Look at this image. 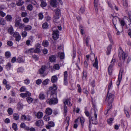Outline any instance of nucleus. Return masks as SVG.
<instances>
[{"instance_id":"f257e3e1","label":"nucleus","mask_w":131,"mask_h":131,"mask_svg":"<svg viewBox=\"0 0 131 131\" xmlns=\"http://www.w3.org/2000/svg\"><path fill=\"white\" fill-rule=\"evenodd\" d=\"M128 56L127 54L124 52L122 48L120 47L119 50L118 56L120 60H122L124 61Z\"/></svg>"},{"instance_id":"f03ea898","label":"nucleus","mask_w":131,"mask_h":131,"mask_svg":"<svg viewBox=\"0 0 131 131\" xmlns=\"http://www.w3.org/2000/svg\"><path fill=\"white\" fill-rule=\"evenodd\" d=\"M114 98V95L111 93H108L106 100L107 101L109 106L111 107V104L113 102Z\"/></svg>"},{"instance_id":"7ed1b4c3","label":"nucleus","mask_w":131,"mask_h":131,"mask_svg":"<svg viewBox=\"0 0 131 131\" xmlns=\"http://www.w3.org/2000/svg\"><path fill=\"white\" fill-rule=\"evenodd\" d=\"M94 116H91V118L89 117L90 120L91 122H92L93 124H97L98 123L97 119V114L96 113V111L95 109H94Z\"/></svg>"},{"instance_id":"20e7f679","label":"nucleus","mask_w":131,"mask_h":131,"mask_svg":"<svg viewBox=\"0 0 131 131\" xmlns=\"http://www.w3.org/2000/svg\"><path fill=\"white\" fill-rule=\"evenodd\" d=\"M55 14L53 17V21L54 22L57 23V20L59 18V16L60 15V9H57L55 10Z\"/></svg>"},{"instance_id":"39448f33","label":"nucleus","mask_w":131,"mask_h":131,"mask_svg":"<svg viewBox=\"0 0 131 131\" xmlns=\"http://www.w3.org/2000/svg\"><path fill=\"white\" fill-rule=\"evenodd\" d=\"M47 102L50 105L55 104L58 102V100L56 98L53 97L47 101Z\"/></svg>"},{"instance_id":"423d86ee","label":"nucleus","mask_w":131,"mask_h":131,"mask_svg":"<svg viewBox=\"0 0 131 131\" xmlns=\"http://www.w3.org/2000/svg\"><path fill=\"white\" fill-rule=\"evenodd\" d=\"M59 31L58 30H54L53 31L52 36L53 39H57L59 38Z\"/></svg>"},{"instance_id":"0eeeda50","label":"nucleus","mask_w":131,"mask_h":131,"mask_svg":"<svg viewBox=\"0 0 131 131\" xmlns=\"http://www.w3.org/2000/svg\"><path fill=\"white\" fill-rule=\"evenodd\" d=\"M68 73L67 71H65L64 73V85H67L68 84L67 81Z\"/></svg>"},{"instance_id":"6e6552de","label":"nucleus","mask_w":131,"mask_h":131,"mask_svg":"<svg viewBox=\"0 0 131 131\" xmlns=\"http://www.w3.org/2000/svg\"><path fill=\"white\" fill-rule=\"evenodd\" d=\"M122 72H123L122 71L121 72V71H119V73L118 76V80L116 82V84L118 86H119L122 80Z\"/></svg>"},{"instance_id":"1a4fd4ad","label":"nucleus","mask_w":131,"mask_h":131,"mask_svg":"<svg viewBox=\"0 0 131 131\" xmlns=\"http://www.w3.org/2000/svg\"><path fill=\"white\" fill-rule=\"evenodd\" d=\"M21 19L20 17L18 18V19H16L15 21V26L16 27H18L21 24V23L20 22Z\"/></svg>"},{"instance_id":"9d476101","label":"nucleus","mask_w":131,"mask_h":131,"mask_svg":"<svg viewBox=\"0 0 131 131\" xmlns=\"http://www.w3.org/2000/svg\"><path fill=\"white\" fill-rule=\"evenodd\" d=\"M50 4L53 7H56L57 6V2L56 0H51L50 1Z\"/></svg>"},{"instance_id":"9b49d317","label":"nucleus","mask_w":131,"mask_h":131,"mask_svg":"<svg viewBox=\"0 0 131 131\" xmlns=\"http://www.w3.org/2000/svg\"><path fill=\"white\" fill-rule=\"evenodd\" d=\"M45 112L47 115H50L52 113V110L51 108L48 107L46 109Z\"/></svg>"},{"instance_id":"f8f14e48","label":"nucleus","mask_w":131,"mask_h":131,"mask_svg":"<svg viewBox=\"0 0 131 131\" xmlns=\"http://www.w3.org/2000/svg\"><path fill=\"white\" fill-rule=\"evenodd\" d=\"M47 68L45 66H43L39 70V73L40 74H43L44 72L45 71Z\"/></svg>"},{"instance_id":"ddd939ff","label":"nucleus","mask_w":131,"mask_h":131,"mask_svg":"<svg viewBox=\"0 0 131 131\" xmlns=\"http://www.w3.org/2000/svg\"><path fill=\"white\" fill-rule=\"evenodd\" d=\"M35 124L37 126H41L43 125V123L42 120H40L36 122Z\"/></svg>"},{"instance_id":"4468645a","label":"nucleus","mask_w":131,"mask_h":131,"mask_svg":"<svg viewBox=\"0 0 131 131\" xmlns=\"http://www.w3.org/2000/svg\"><path fill=\"white\" fill-rule=\"evenodd\" d=\"M112 21H113V24L114 25V26L115 27V29L117 31V35H119V32L118 31V30L117 29V28H116V26H115V25L116 24V22H117V20H116V17H113V19H112Z\"/></svg>"},{"instance_id":"2eb2a0df","label":"nucleus","mask_w":131,"mask_h":131,"mask_svg":"<svg viewBox=\"0 0 131 131\" xmlns=\"http://www.w3.org/2000/svg\"><path fill=\"white\" fill-rule=\"evenodd\" d=\"M56 57L54 55L51 56L49 58V60L51 62H53L55 61Z\"/></svg>"},{"instance_id":"dca6fc26","label":"nucleus","mask_w":131,"mask_h":131,"mask_svg":"<svg viewBox=\"0 0 131 131\" xmlns=\"http://www.w3.org/2000/svg\"><path fill=\"white\" fill-rule=\"evenodd\" d=\"M40 45L39 44H38L36 46V49H34V52L35 53H38L40 52L41 51L40 49Z\"/></svg>"},{"instance_id":"f3484780","label":"nucleus","mask_w":131,"mask_h":131,"mask_svg":"<svg viewBox=\"0 0 131 131\" xmlns=\"http://www.w3.org/2000/svg\"><path fill=\"white\" fill-rule=\"evenodd\" d=\"M8 32L10 35L12 34L14 32L13 27L12 26L10 27L8 29Z\"/></svg>"},{"instance_id":"a211bd4d","label":"nucleus","mask_w":131,"mask_h":131,"mask_svg":"<svg viewBox=\"0 0 131 131\" xmlns=\"http://www.w3.org/2000/svg\"><path fill=\"white\" fill-rule=\"evenodd\" d=\"M43 116V113L42 112H39L37 113L36 116L38 119H40Z\"/></svg>"},{"instance_id":"6ab92c4d","label":"nucleus","mask_w":131,"mask_h":131,"mask_svg":"<svg viewBox=\"0 0 131 131\" xmlns=\"http://www.w3.org/2000/svg\"><path fill=\"white\" fill-rule=\"evenodd\" d=\"M85 8L84 6H81L79 11V14H83L85 12Z\"/></svg>"},{"instance_id":"aec40b11","label":"nucleus","mask_w":131,"mask_h":131,"mask_svg":"<svg viewBox=\"0 0 131 131\" xmlns=\"http://www.w3.org/2000/svg\"><path fill=\"white\" fill-rule=\"evenodd\" d=\"M98 61L97 59V58L96 57L95 59L94 63L93 64V66L96 69H97L98 68Z\"/></svg>"},{"instance_id":"412c9836","label":"nucleus","mask_w":131,"mask_h":131,"mask_svg":"<svg viewBox=\"0 0 131 131\" xmlns=\"http://www.w3.org/2000/svg\"><path fill=\"white\" fill-rule=\"evenodd\" d=\"M57 87L55 84H53V86L50 87L49 88L50 91H55L57 90Z\"/></svg>"},{"instance_id":"4be33fe9","label":"nucleus","mask_w":131,"mask_h":131,"mask_svg":"<svg viewBox=\"0 0 131 131\" xmlns=\"http://www.w3.org/2000/svg\"><path fill=\"white\" fill-rule=\"evenodd\" d=\"M20 126L21 128H24L26 130H28L29 129V127L26 126L25 124L24 123H21L20 124Z\"/></svg>"},{"instance_id":"5701e85b","label":"nucleus","mask_w":131,"mask_h":131,"mask_svg":"<svg viewBox=\"0 0 131 131\" xmlns=\"http://www.w3.org/2000/svg\"><path fill=\"white\" fill-rule=\"evenodd\" d=\"M32 28L31 26L29 25H27L25 26L24 28V30L25 31H28L31 30Z\"/></svg>"},{"instance_id":"b1692460","label":"nucleus","mask_w":131,"mask_h":131,"mask_svg":"<svg viewBox=\"0 0 131 131\" xmlns=\"http://www.w3.org/2000/svg\"><path fill=\"white\" fill-rule=\"evenodd\" d=\"M34 49L33 48H31L29 49L26 50L25 53H26L29 54L30 53H32L34 52Z\"/></svg>"},{"instance_id":"393cba45","label":"nucleus","mask_w":131,"mask_h":131,"mask_svg":"<svg viewBox=\"0 0 131 131\" xmlns=\"http://www.w3.org/2000/svg\"><path fill=\"white\" fill-rule=\"evenodd\" d=\"M17 108L19 110H21L23 108V104L19 102L17 105Z\"/></svg>"},{"instance_id":"a878e982","label":"nucleus","mask_w":131,"mask_h":131,"mask_svg":"<svg viewBox=\"0 0 131 131\" xmlns=\"http://www.w3.org/2000/svg\"><path fill=\"white\" fill-rule=\"evenodd\" d=\"M65 105L67 104L68 105L71 106V104H70V100L69 99H67L66 101L64 102Z\"/></svg>"},{"instance_id":"bb28decb","label":"nucleus","mask_w":131,"mask_h":131,"mask_svg":"<svg viewBox=\"0 0 131 131\" xmlns=\"http://www.w3.org/2000/svg\"><path fill=\"white\" fill-rule=\"evenodd\" d=\"M57 77L54 75L52 77L51 79V81L52 83H54L56 82L57 80Z\"/></svg>"},{"instance_id":"cd10ccee","label":"nucleus","mask_w":131,"mask_h":131,"mask_svg":"<svg viewBox=\"0 0 131 131\" xmlns=\"http://www.w3.org/2000/svg\"><path fill=\"white\" fill-rule=\"evenodd\" d=\"M44 120L46 121H48L50 119V117L48 115H46L43 117Z\"/></svg>"},{"instance_id":"c85d7f7f","label":"nucleus","mask_w":131,"mask_h":131,"mask_svg":"<svg viewBox=\"0 0 131 131\" xmlns=\"http://www.w3.org/2000/svg\"><path fill=\"white\" fill-rule=\"evenodd\" d=\"M5 18L6 20L8 21H11L12 20V17L10 15H7Z\"/></svg>"},{"instance_id":"c756f323","label":"nucleus","mask_w":131,"mask_h":131,"mask_svg":"<svg viewBox=\"0 0 131 131\" xmlns=\"http://www.w3.org/2000/svg\"><path fill=\"white\" fill-rule=\"evenodd\" d=\"M45 95L43 93H41L39 94V97L40 99L43 100L45 99Z\"/></svg>"},{"instance_id":"7c9ffc66","label":"nucleus","mask_w":131,"mask_h":131,"mask_svg":"<svg viewBox=\"0 0 131 131\" xmlns=\"http://www.w3.org/2000/svg\"><path fill=\"white\" fill-rule=\"evenodd\" d=\"M24 2L22 0H19L16 3L17 5L18 6H21L24 4Z\"/></svg>"},{"instance_id":"2f4dec72","label":"nucleus","mask_w":131,"mask_h":131,"mask_svg":"<svg viewBox=\"0 0 131 131\" xmlns=\"http://www.w3.org/2000/svg\"><path fill=\"white\" fill-rule=\"evenodd\" d=\"M42 44L44 46L47 47L48 45L49 42L45 40L43 41Z\"/></svg>"},{"instance_id":"473e14b6","label":"nucleus","mask_w":131,"mask_h":131,"mask_svg":"<svg viewBox=\"0 0 131 131\" xmlns=\"http://www.w3.org/2000/svg\"><path fill=\"white\" fill-rule=\"evenodd\" d=\"M111 48L112 46L111 45H110L107 47V55H108L110 54Z\"/></svg>"},{"instance_id":"72a5a7b5","label":"nucleus","mask_w":131,"mask_h":131,"mask_svg":"<svg viewBox=\"0 0 131 131\" xmlns=\"http://www.w3.org/2000/svg\"><path fill=\"white\" fill-rule=\"evenodd\" d=\"M113 66L112 64H110L108 68V73L109 75H111L112 72V67Z\"/></svg>"},{"instance_id":"f704fd0d","label":"nucleus","mask_w":131,"mask_h":131,"mask_svg":"<svg viewBox=\"0 0 131 131\" xmlns=\"http://www.w3.org/2000/svg\"><path fill=\"white\" fill-rule=\"evenodd\" d=\"M70 119L69 117L68 116H67L66 117L65 121L67 123V126L66 127V128L67 129L69 125V122Z\"/></svg>"},{"instance_id":"c9c22d12","label":"nucleus","mask_w":131,"mask_h":131,"mask_svg":"<svg viewBox=\"0 0 131 131\" xmlns=\"http://www.w3.org/2000/svg\"><path fill=\"white\" fill-rule=\"evenodd\" d=\"M119 21H120V24L121 25V27L123 29V26H124L125 24L124 21L123 19H119Z\"/></svg>"},{"instance_id":"e433bc0d","label":"nucleus","mask_w":131,"mask_h":131,"mask_svg":"<svg viewBox=\"0 0 131 131\" xmlns=\"http://www.w3.org/2000/svg\"><path fill=\"white\" fill-rule=\"evenodd\" d=\"M13 117L15 120H17L19 118V115L18 114L16 113L14 114L13 115Z\"/></svg>"},{"instance_id":"4c0bfd02","label":"nucleus","mask_w":131,"mask_h":131,"mask_svg":"<svg viewBox=\"0 0 131 131\" xmlns=\"http://www.w3.org/2000/svg\"><path fill=\"white\" fill-rule=\"evenodd\" d=\"M58 55H60V58L61 59H63L64 58V54L63 52H59Z\"/></svg>"},{"instance_id":"58836bf2","label":"nucleus","mask_w":131,"mask_h":131,"mask_svg":"<svg viewBox=\"0 0 131 131\" xmlns=\"http://www.w3.org/2000/svg\"><path fill=\"white\" fill-rule=\"evenodd\" d=\"M27 102L29 103H30L33 101V99L30 97H28L27 98Z\"/></svg>"},{"instance_id":"ea45409f","label":"nucleus","mask_w":131,"mask_h":131,"mask_svg":"<svg viewBox=\"0 0 131 131\" xmlns=\"http://www.w3.org/2000/svg\"><path fill=\"white\" fill-rule=\"evenodd\" d=\"M123 4L124 8H126L128 7V1L127 0H125L123 2Z\"/></svg>"},{"instance_id":"a19ab883","label":"nucleus","mask_w":131,"mask_h":131,"mask_svg":"<svg viewBox=\"0 0 131 131\" xmlns=\"http://www.w3.org/2000/svg\"><path fill=\"white\" fill-rule=\"evenodd\" d=\"M33 8V6L31 4L28 5L27 6V9L30 11L32 10Z\"/></svg>"},{"instance_id":"79ce46f5","label":"nucleus","mask_w":131,"mask_h":131,"mask_svg":"<svg viewBox=\"0 0 131 131\" xmlns=\"http://www.w3.org/2000/svg\"><path fill=\"white\" fill-rule=\"evenodd\" d=\"M13 109L11 108H9L7 110V112L9 115L13 114Z\"/></svg>"},{"instance_id":"37998d69","label":"nucleus","mask_w":131,"mask_h":131,"mask_svg":"<svg viewBox=\"0 0 131 131\" xmlns=\"http://www.w3.org/2000/svg\"><path fill=\"white\" fill-rule=\"evenodd\" d=\"M49 81V79H48L45 80L42 82V84L45 85H47L48 84Z\"/></svg>"},{"instance_id":"c03bdc74","label":"nucleus","mask_w":131,"mask_h":131,"mask_svg":"<svg viewBox=\"0 0 131 131\" xmlns=\"http://www.w3.org/2000/svg\"><path fill=\"white\" fill-rule=\"evenodd\" d=\"M21 35L23 37H25L27 35V33L26 31H23L21 33Z\"/></svg>"},{"instance_id":"a18cd8bd","label":"nucleus","mask_w":131,"mask_h":131,"mask_svg":"<svg viewBox=\"0 0 131 131\" xmlns=\"http://www.w3.org/2000/svg\"><path fill=\"white\" fill-rule=\"evenodd\" d=\"M46 5L47 4L44 1L42 2L40 4L41 6L42 7H45Z\"/></svg>"},{"instance_id":"49530a36","label":"nucleus","mask_w":131,"mask_h":131,"mask_svg":"<svg viewBox=\"0 0 131 131\" xmlns=\"http://www.w3.org/2000/svg\"><path fill=\"white\" fill-rule=\"evenodd\" d=\"M38 17L39 19L41 20L43 18V15L42 13H40L38 14Z\"/></svg>"},{"instance_id":"de8ad7c7","label":"nucleus","mask_w":131,"mask_h":131,"mask_svg":"<svg viewBox=\"0 0 131 131\" xmlns=\"http://www.w3.org/2000/svg\"><path fill=\"white\" fill-rule=\"evenodd\" d=\"M13 36L14 37H15V38L16 37H18V36H20L19 33L17 32H15L13 34Z\"/></svg>"},{"instance_id":"09e8293b","label":"nucleus","mask_w":131,"mask_h":131,"mask_svg":"<svg viewBox=\"0 0 131 131\" xmlns=\"http://www.w3.org/2000/svg\"><path fill=\"white\" fill-rule=\"evenodd\" d=\"M13 128L15 131L17 129V124L15 123H13L12 126Z\"/></svg>"},{"instance_id":"8fccbe9b","label":"nucleus","mask_w":131,"mask_h":131,"mask_svg":"<svg viewBox=\"0 0 131 131\" xmlns=\"http://www.w3.org/2000/svg\"><path fill=\"white\" fill-rule=\"evenodd\" d=\"M48 125L51 127H52L54 126V122L52 121H50L48 122Z\"/></svg>"},{"instance_id":"3c124183","label":"nucleus","mask_w":131,"mask_h":131,"mask_svg":"<svg viewBox=\"0 0 131 131\" xmlns=\"http://www.w3.org/2000/svg\"><path fill=\"white\" fill-rule=\"evenodd\" d=\"M21 15L22 17H25L27 16V14L26 12H24L21 13Z\"/></svg>"},{"instance_id":"603ef678","label":"nucleus","mask_w":131,"mask_h":131,"mask_svg":"<svg viewBox=\"0 0 131 131\" xmlns=\"http://www.w3.org/2000/svg\"><path fill=\"white\" fill-rule=\"evenodd\" d=\"M79 119L80 122L81 123V125H82V126H83V124L84 122V119L83 117H80Z\"/></svg>"},{"instance_id":"864d4df0","label":"nucleus","mask_w":131,"mask_h":131,"mask_svg":"<svg viewBox=\"0 0 131 131\" xmlns=\"http://www.w3.org/2000/svg\"><path fill=\"white\" fill-rule=\"evenodd\" d=\"M48 27V25L46 22L43 23L42 25V27L43 28H46Z\"/></svg>"},{"instance_id":"5fc2aeb1","label":"nucleus","mask_w":131,"mask_h":131,"mask_svg":"<svg viewBox=\"0 0 131 131\" xmlns=\"http://www.w3.org/2000/svg\"><path fill=\"white\" fill-rule=\"evenodd\" d=\"M113 120V119L112 118H110L107 120V122L110 125H111L112 121Z\"/></svg>"},{"instance_id":"6e6d98bb","label":"nucleus","mask_w":131,"mask_h":131,"mask_svg":"<svg viewBox=\"0 0 131 131\" xmlns=\"http://www.w3.org/2000/svg\"><path fill=\"white\" fill-rule=\"evenodd\" d=\"M20 119L22 121H25L27 120V117L25 115H22L21 116Z\"/></svg>"},{"instance_id":"4d7b16f0","label":"nucleus","mask_w":131,"mask_h":131,"mask_svg":"<svg viewBox=\"0 0 131 131\" xmlns=\"http://www.w3.org/2000/svg\"><path fill=\"white\" fill-rule=\"evenodd\" d=\"M23 21L25 23H27L29 21V19L27 17H25L23 19Z\"/></svg>"},{"instance_id":"13d9d810","label":"nucleus","mask_w":131,"mask_h":131,"mask_svg":"<svg viewBox=\"0 0 131 131\" xmlns=\"http://www.w3.org/2000/svg\"><path fill=\"white\" fill-rule=\"evenodd\" d=\"M25 25L24 24L21 23V24L18 27V28L20 29H22L25 27Z\"/></svg>"},{"instance_id":"bf43d9fd","label":"nucleus","mask_w":131,"mask_h":131,"mask_svg":"<svg viewBox=\"0 0 131 131\" xmlns=\"http://www.w3.org/2000/svg\"><path fill=\"white\" fill-rule=\"evenodd\" d=\"M59 66L58 64H55L53 66V68L54 69H55L56 70H58L59 69Z\"/></svg>"},{"instance_id":"052dcab7","label":"nucleus","mask_w":131,"mask_h":131,"mask_svg":"<svg viewBox=\"0 0 131 131\" xmlns=\"http://www.w3.org/2000/svg\"><path fill=\"white\" fill-rule=\"evenodd\" d=\"M5 55L7 58H9L10 56V53L9 52H6L5 53Z\"/></svg>"},{"instance_id":"680f3d73","label":"nucleus","mask_w":131,"mask_h":131,"mask_svg":"<svg viewBox=\"0 0 131 131\" xmlns=\"http://www.w3.org/2000/svg\"><path fill=\"white\" fill-rule=\"evenodd\" d=\"M20 95V96L22 97H26L27 96V94L26 93V92L25 93H21Z\"/></svg>"},{"instance_id":"e2e57ef3","label":"nucleus","mask_w":131,"mask_h":131,"mask_svg":"<svg viewBox=\"0 0 131 131\" xmlns=\"http://www.w3.org/2000/svg\"><path fill=\"white\" fill-rule=\"evenodd\" d=\"M124 112L126 114V116L128 118H129L130 117L129 115V114L128 112L125 109L124 110Z\"/></svg>"},{"instance_id":"0e129e2a","label":"nucleus","mask_w":131,"mask_h":131,"mask_svg":"<svg viewBox=\"0 0 131 131\" xmlns=\"http://www.w3.org/2000/svg\"><path fill=\"white\" fill-rule=\"evenodd\" d=\"M7 43L8 45L10 46H12L13 45V43L10 41H8Z\"/></svg>"},{"instance_id":"69168bd1","label":"nucleus","mask_w":131,"mask_h":131,"mask_svg":"<svg viewBox=\"0 0 131 131\" xmlns=\"http://www.w3.org/2000/svg\"><path fill=\"white\" fill-rule=\"evenodd\" d=\"M42 80L41 79H38L36 81V83L38 85H39L42 82Z\"/></svg>"},{"instance_id":"338daca9","label":"nucleus","mask_w":131,"mask_h":131,"mask_svg":"<svg viewBox=\"0 0 131 131\" xmlns=\"http://www.w3.org/2000/svg\"><path fill=\"white\" fill-rule=\"evenodd\" d=\"M11 67L10 63H8L6 65V68L7 70H9Z\"/></svg>"},{"instance_id":"774afa93","label":"nucleus","mask_w":131,"mask_h":131,"mask_svg":"<svg viewBox=\"0 0 131 131\" xmlns=\"http://www.w3.org/2000/svg\"><path fill=\"white\" fill-rule=\"evenodd\" d=\"M128 15L129 18V19L130 22V23L129 24V26L131 27V26H130V25H131V12H129L128 13Z\"/></svg>"}]
</instances>
